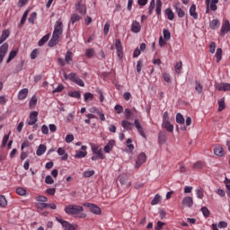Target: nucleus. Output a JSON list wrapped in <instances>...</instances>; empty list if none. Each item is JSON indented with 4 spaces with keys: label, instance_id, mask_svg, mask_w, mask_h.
Wrapping results in <instances>:
<instances>
[{
    "label": "nucleus",
    "instance_id": "cd10ccee",
    "mask_svg": "<svg viewBox=\"0 0 230 230\" xmlns=\"http://www.w3.org/2000/svg\"><path fill=\"white\" fill-rule=\"evenodd\" d=\"M46 150H47L46 145L40 144L36 151V155L38 156L43 155Z\"/></svg>",
    "mask_w": 230,
    "mask_h": 230
},
{
    "label": "nucleus",
    "instance_id": "a19ab883",
    "mask_svg": "<svg viewBox=\"0 0 230 230\" xmlns=\"http://www.w3.org/2000/svg\"><path fill=\"white\" fill-rule=\"evenodd\" d=\"M163 33L164 40H170V39L172 38V33L170 32V31L168 29H164L163 31Z\"/></svg>",
    "mask_w": 230,
    "mask_h": 230
},
{
    "label": "nucleus",
    "instance_id": "423d86ee",
    "mask_svg": "<svg viewBox=\"0 0 230 230\" xmlns=\"http://www.w3.org/2000/svg\"><path fill=\"white\" fill-rule=\"evenodd\" d=\"M115 48L117 49V56L119 58H123V46L121 45V40L119 39L115 40Z\"/></svg>",
    "mask_w": 230,
    "mask_h": 230
},
{
    "label": "nucleus",
    "instance_id": "13d9d810",
    "mask_svg": "<svg viewBox=\"0 0 230 230\" xmlns=\"http://www.w3.org/2000/svg\"><path fill=\"white\" fill-rule=\"evenodd\" d=\"M163 78H164V82H167V84H170V82H172V78L170 77V74H168V73H164Z\"/></svg>",
    "mask_w": 230,
    "mask_h": 230
},
{
    "label": "nucleus",
    "instance_id": "ddd939ff",
    "mask_svg": "<svg viewBox=\"0 0 230 230\" xmlns=\"http://www.w3.org/2000/svg\"><path fill=\"white\" fill-rule=\"evenodd\" d=\"M181 204L183 208H191V206H193V198L191 197L183 198Z\"/></svg>",
    "mask_w": 230,
    "mask_h": 230
},
{
    "label": "nucleus",
    "instance_id": "f704fd0d",
    "mask_svg": "<svg viewBox=\"0 0 230 230\" xmlns=\"http://www.w3.org/2000/svg\"><path fill=\"white\" fill-rule=\"evenodd\" d=\"M226 109V100L224 98L218 101V112H222Z\"/></svg>",
    "mask_w": 230,
    "mask_h": 230
},
{
    "label": "nucleus",
    "instance_id": "a211bd4d",
    "mask_svg": "<svg viewBox=\"0 0 230 230\" xmlns=\"http://www.w3.org/2000/svg\"><path fill=\"white\" fill-rule=\"evenodd\" d=\"M190 15L195 20L199 19V13H197V5H195V4H193L190 8Z\"/></svg>",
    "mask_w": 230,
    "mask_h": 230
},
{
    "label": "nucleus",
    "instance_id": "f03ea898",
    "mask_svg": "<svg viewBox=\"0 0 230 230\" xmlns=\"http://www.w3.org/2000/svg\"><path fill=\"white\" fill-rule=\"evenodd\" d=\"M84 206L85 208H89L91 213H93V215H102V208L97 205L93 203H84Z\"/></svg>",
    "mask_w": 230,
    "mask_h": 230
},
{
    "label": "nucleus",
    "instance_id": "ea45409f",
    "mask_svg": "<svg viewBox=\"0 0 230 230\" xmlns=\"http://www.w3.org/2000/svg\"><path fill=\"white\" fill-rule=\"evenodd\" d=\"M80 19H82L80 17V15H78L77 13H73L71 15L70 21H71L72 24H75V22H78V21H80Z\"/></svg>",
    "mask_w": 230,
    "mask_h": 230
},
{
    "label": "nucleus",
    "instance_id": "bf43d9fd",
    "mask_svg": "<svg viewBox=\"0 0 230 230\" xmlns=\"http://www.w3.org/2000/svg\"><path fill=\"white\" fill-rule=\"evenodd\" d=\"M8 139H10V134L4 135L3 141H2V146H6V143H8Z\"/></svg>",
    "mask_w": 230,
    "mask_h": 230
},
{
    "label": "nucleus",
    "instance_id": "6e6552de",
    "mask_svg": "<svg viewBox=\"0 0 230 230\" xmlns=\"http://www.w3.org/2000/svg\"><path fill=\"white\" fill-rule=\"evenodd\" d=\"M173 8H174L175 13H177L178 17H180V19H182V17H184V15H186V13L184 12V10H182V8H181V2H177L173 5Z\"/></svg>",
    "mask_w": 230,
    "mask_h": 230
},
{
    "label": "nucleus",
    "instance_id": "2eb2a0df",
    "mask_svg": "<svg viewBox=\"0 0 230 230\" xmlns=\"http://www.w3.org/2000/svg\"><path fill=\"white\" fill-rule=\"evenodd\" d=\"M58 39H60V36L57 34H52V37L49 41V48H53L54 46H57V44L58 43Z\"/></svg>",
    "mask_w": 230,
    "mask_h": 230
},
{
    "label": "nucleus",
    "instance_id": "79ce46f5",
    "mask_svg": "<svg viewBox=\"0 0 230 230\" xmlns=\"http://www.w3.org/2000/svg\"><path fill=\"white\" fill-rule=\"evenodd\" d=\"M84 98V102H92L94 99V95L92 93H85Z\"/></svg>",
    "mask_w": 230,
    "mask_h": 230
},
{
    "label": "nucleus",
    "instance_id": "864d4df0",
    "mask_svg": "<svg viewBox=\"0 0 230 230\" xmlns=\"http://www.w3.org/2000/svg\"><path fill=\"white\" fill-rule=\"evenodd\" d=\"M85 55L87 58H93V57H94V49H87Z\"/></svg>",
    "mask_w": 230,
    "mask_h": 230
},
{
    "label": "nucleus",
    "instance_id": "4c0bfd02",
    "mask_svg": "<svg viewBox=\"0 0 230 230\" xmlns=\"http://www.w3.org/2000/svg\"><path fill=\"white\" fill-rule=\"evenodd\" d=\"M35 19H37V13L33 12L30 14V17L28 18L30 24H35Z\"/></svg>",
    "mask_w": 230,
    "mask_h": 230
},
{
    "label": "nucleus",
    "instance_id": "a878e982",
    "mask_svg": "<svg viewBox=\"0 0 230 230\" xmlns=\"http://www.w3.org/2000/svg\"><path fill=\"white\" fill-rule=\"evenodd\" d=\"M8 37H10V30H4L0 37V44H3V42L8 39Z\"/></svg>",
    "mask_w": 230,
    "mask_h": 230
},
{
    "label": "nucleus",
    "instance_id": "a18cd8bd",
    "mask_svg": "<svg viewBox=\"0 0 230 230\" xmlns=\"http://www.w3.org/2000/svg\"><path fill=\"white\" fill-rule=\"evenodd\" d=\"M163 6V2L161 0L156 1V7H155V12L157 15L161 13V7Z\"/></svg>",
    "mask_w": 230,
    "mask_h": 230
},
{
    "label": "nucleus",
    "instance_id": "49530a36",
    "mask_svg": "<svg viewBox=\"0 0 230 230\" xmlns=\"http://www.w3.org/2000/svg\"><path fill=\"white\" fill-rule=\"evenodd\" d=\"M160 201H161V196H160L159 194H156V195L155 196V198L152 199L151 205H152V206H155V205H157V203L160 202Z\"/></svg>",
    "mask_w": 230,
    "mask_h": 230
},
{
    "label": "nucleus",
    "instance_id": "5fc2aeb1",
    "mask_svg": "<svg viewBox=\"0 0 230 230\" xmlns=\"http://www.w3.org/2000/svg\"><path fill=\"white\" fill-rule=\"evenodd\" d=\"M154 8H155V0H152L150 2V5L148 8V13L151 15L152 12H154Z\"/></svg>",
    "mask_w": 230,
    "mask_h": 230
},
{
    "label": "nucleus",
    "instance_id": "c85d7f7f",
    "mask_svg": "<svg viewBox=\"0 0 230 230\" xmlns=\"http://www.w3.org/2000/svg\"><path fill=\"white\" fill-rule=\"evenodd\" d=\"M58 155H63L61 157L62 161H67V158L69 157V155L67 154H66V150L64 148L59 147L58 149Z\"/></svg>",
    "mask_w": 230,
    "mask_h": 230
},
{
    "label": "nucleus",
    "instance_id": "1a4fd4ad",
    "mask_svg": "<svg viewBox=\"0 0 230 230\" xmlns=\"http://www.w3.org/2000/svg\"><path fill=\"white\" fill-rule=\"evenodd\" d=\"M146 161V154L140 153L136 161V168H140L143 163Z\"/></svg>",
    "mask_w": 230,
    "mask_h": 230
},
{
    "label": "nucleus",
    "instance_id": "9d476101",
    "mask_svg": "<svg viewBox=\"0 0 230 230\" xmlns=\"http://www.w3.org/2000/svg\"><path fill=\"white\" fill-rule=\"evenodd\" d=\"M82 151H76V154L75 155V159H82L87 155V146H81Z\"/></svg>",
    "mask_w": 230,
    "mask_h": 230
},
{
    "label": "nucleus",
    "instance_id": "6ab92c4d",
    "mask_svg": "<svg viewBox=\"0 0 230 230\" xmlns=\"http://www.w3.org/2000/svg\"><path fill=\"white\" fill-rule=\"evenodd\" d=\"M114 145H116V141L114 140H110L108 142V144L104 146V152L106 154H110L111 153V150H112Z\"/></svg>",
    "mask_w": 230,
    "mask_h": 230
},
{
    "label": "nucleus",
    "instance_id": "3c124183",
    "mask_svg": "<svg viewBox=\"0 0 230 230\" xmlns=\"http://www.w3.org/2000/svg\"><path fill=\"white\" fill-rule=\"evenodd\" d=\"M201 212L206 218H208V217L210 215L209 209H208L206 207L201 208Z\"/></svg>",
    "mask_w": 230,
    "mask_h": 230
},
{
    "label": "nucleus",
    "instance_id": "e433bc0d",
    "mask_svg": "<svg viewBox=\"0 0 230 230\" xmlns=\"http://www.w3.org/2000/svg\"><path fill=\"white\" fill-rule=\"evenodd\" d=\"M184 117L181 113L176 114V123H179L180 125H184Z\"/></svg>",
    "mask_w": 230,
    "mask_h": 230
},
{
    "label": "nucleus",
    "instance_id": "dca6fc26",
    "mask_svg": "<svg viewBox=\"0 0 230 230\" xmlns=\"http://www.w3.org/2000/svg\"><path fill=\"white\" fill-rule=\"evenodd\" d=\"M131 31L133 33H139L141 31V24H139V22H133L131 25Z\"/></svg>",
    "mask_w": 230,
    "mask_h": 230
},
{
    "label": "nucleus",
    "instance_id": "473e14b6",
    "mask_svg": "<svg viewBox=\"0 0 230 230\" xmlns=\"http://www.w3.org/2000/svg\"><path fill=\"white\" fill-rule=\"evenodd\" d=\"M17 53H19L18 50H12L9 54L7 60H6V63L10 64V62H12V60H13V58H15V57H17Z\"/></svg>",
    "mask_w": 230,
    "mask_h": 230
},
{
    "label": "nucleus",
    "instance_id": "58836bf2",
    "mask_svg": "<svg viewBox=\"0 0 230 230\" xmlns=\"http://www.w3.org/2000/svg\"><path fill=\"white\" fill-rule=\"evenodd\" d=\"M49 40V34H46L45 36L42 37V39L40 40L38 42L39 46H44V44Z\"/></svg>",
    "mask_w": 230,
    "mask_h": 230
},
{
    "label": "nucleus",
    "instance_id": "4468645a",
    "mask_svg": "<svg viewBox=\"0 0 230 230\" xmlns=\"http://www.w3.org/2000/svg\"><path fill=\"white\" fill-rule=\"evenodd\" d=\"M135 127L137 130V132L140 134V136H142V137H146V134H145V131L143 130V127L141 126V124L139 123L138 119H135Z\"/></svg>",
    "mask_w": 230,
    "mask_h": 230
},
{
    "label": "nucleus",
    "instance_id": "774afa93",
    "mask_svg": "<svg viewBox=\"0 0 230 230\" xmlns=\"http://www.w3.org/2000/svg\"><path fill=\"white\" fill-rule=\"evenodd\" d=\"M115 111H117V114H121V112H123V106L119 104L115 105Z\"/></svg>",
    "mask_w": 230,
    "mask_h": 230
},
{
    "label": "nucleus",
    "instance_id": "72a5a7b5",
    "mask_svg": "<svg viewBox=\"0 0 230 230\" xmlns=\"http://www.w3.org/2000/svg\"><path fill=\"white\" fill-rule=\"evenodd\" d=\"M68 96H70L71 98H76L77 100H80L82 98V94L78 91L69 92Z\"/></svg>",
    "mask_w": 230,
    "mask_h": 230
},
{
    "label": "nucleus",
    "instance_id": "5701e85b",
    "mask_svg": "<svg viewBox=\"0 0 230 230\" xmlns=\"http://www.w3.org/2000/svg\"><path fill=\"white\" fill-rule=\"evenodd\" d=\"M119 179L122 186H126V188H130V181H128L127 176H119Z\"/></svg>",
    "mask_w": 230,
    "mask_h": 230
},
{
    "label": "nucleus",
    "instance_id": "f3484780",
    "mask_svg": "<svg viewBox=\"0 0 230 230\" xmlns=\"http://www.w3.org/2000/svg\"><path fill=\"white\" fill-rule=\"evenodd\" d=\"M217 91H230V84L229 83H222L221 84H217L216 86Z\"/></svg>",
    "mask_w": 230,
    "mask_h": 230
},
{
    "label": "nucleus",
    "instance_id": "7c9ffc66",
    "mask_svg": "<svg viewBox=\"0 0 230 230\" xmlns=\"http://www.w3.org/2000/svg\"><path fill=\"white\" fill-rule=\"evenodd\" d=\"M37 107V97L33 95L29 102V109L33 110Z\"/></svg>",
    "mask_w": 230,
    "mask_h": 230
},
{
    "label": "nucleus",
    "instance_id": "6e6d98bb",
    "mask_svg": "<svg viewBox=\"0 0 230 230\" xmlns=\"http://www.w3.org/2000/svg\"><path fill=\"white\" fill-rule=\"evenodd\" d=\"M74 84H76L77 85H79V87H85L84 80L80 79L79 77H77L76 80L74 81Z\"/></svg>",
    "mask_w": 230,
    "mask_h": 230
},
{
    "label": "nucleus",
    "instance_id": "f257e3e1",
    "mask_svg": "<svg viewBox=\"0 0 230 230\" xmlns=\"http://www.w3.org/2000/svg\"><path fill=\"white\" fill-rule=\"evenodd\" d=\"M65 213L74 217L76 215L78 218H86L87 214L84 213V207L75 204H70L65 207Z\"/></svg>",
    "mask_w": 230,
    "mask_h": 230
},
{
    "label": "nucleus",
    "instance_id": "8fccbe9b",
    "mask_svg": "<svg viewBox=\"0 0 230 230\" xmlns=\"http://www.w3.org/2000/svg\"><path fill=\"white\" fill-rule=\"evenodd\" d=\"M93 175H94V171H85L83 173V177H84L85 179H89V177H93Z\"/></svg>",
    "mask_w": 230,
    "mask_h": 230
},
{
    "label": "nucleus",
    "instance_id": "2f4dec72",
    "mask_svg": "<svg viewBox=\"0 0 230 230\" xmlns=\"http://www.w3.org/2000/svg\"><path fill=\"white\" fill-rule=\"evenodd\" d=\"M133 125L134 124H132L130 121H128V120L121 121V126L123 127V128H125V130L132 129Z\"/></svg>",
    "mask_w": 230,
    "mask_h": 230
},
{
    "label": "nucleus",
    "instance_id": "412c9836",
    "mask_svg": "<svg viewBox=\"0 0 230 230\" xmlns=\"http://www.w3.org/2000/svg\"><path fill=\"white\" fill-rule=\"evenodd\" d=\"M209 27L211 30H218L220 28V21L218 19L212 20Z\"/></svg>",
    "mask_w": 230,
    "mask_h": 230
},
{
    "label": "nucleus",
    "instance_id": "20e7f679",
    "mask_svg": "<svg viewBox=\"0 0 230 230\" xmlns=\"http://www.w3.org/2000/svg\"><path fill=\"white\" fill-rule=\"evenodd\" d=\"M75 11L78 12V13H81V15H85V13H87V7L85 4H82V0H78L75 4Z\"/></svg>",
    "mask_w": 230,
    "mask_h": 230
},
{
    "label": "nucleus",
    "instance_id": "603ef678",
    "mask_svg": "<svg viewBox=\"0 0 230 230\" xmlns=\"http://www.w3.org/2000/svg\"><path fill=\"white\" fill-rule=\"evenodd\" d=\"M182 68V62L180 61L175 65V71L177 75H181V69Z\"/></svg>",
    "mask_w": 230,
    "mask_h": 230
},
{
    "label": "nucleus",
    "instance_id": "c756f323",
    "mask_svg": "<svg viewBox=\"0 0 230 230\" xmlns=\"http://www.w3.org/2000/svg\"><path fill=\"white\" fill-rule=\"evenodd\" d=\"M165 15H167L169 21H173V19H175V13L170 8L165 9Z\"/></svg>",
    "mask_w": 230,
    "mask_h": 230
},
{
    "label": "nucleus",
    "instance_id": "4d7b16f0",
    "mask_svg": "<svg viewBox=\"0 0 230 230\" xmlns=\"http://www.w3.org/2000/svg\"><path fill=\"white\" fill-rule=\"evenodd\" d=\"M16 193L17 195H21L22 197L26 193V190H24L22 187H19L16 189Z\"/></svg>",
    "mask_w": 230,
    "mask_h": 230
},
{
    "label": "nucleus",
    "instance_id": "39448f33",
    "mask_svg": "<svg viewBox=\"0 0 230 230\" xmlns=\"http://www.w3.org/2000/svg\"><path fill=\"white\" fill-rule=\"evenodd\" d=\"M63 31H64V27H63V24H62V21L58 20L56 22L53 34L58 35V37H60V35H62Z\"/></svg>",
    "mask_w": 230,
    "mask_h": 230
},
{
    "label": "nucleus",
    "instance_id": "b1692460",
    "mask_svg": "<svg viewBox=\"0 0 230 230\" xmlns=\"http://www.w3.org/2000/svg\"><path fill=\"white\" fill-rule=\"evenodd\" d=\"M158 141L160 145H164V143H166V133L164 131H160L158 133Z\"/></svg>",
    "mask_w": 230,
    "mask_h": 230
},
{
    "label": "nucleus",
    "instance_id": "7ed1b4c3",
    "mask_svg": "<svg viewBox=\"0 0 230 230\" xmlns=\"http://www.w3.org/2000/svg\"><path fill=\"white\" fill-rule=\"evenodd\" d=\"M91 148L94 155H98L100 159H105V155L103 153H102V147H100L98 145L92 144Z\"/></svg>",
    "mask_w": 230,
    "mask_h": 230
},
{
    "label": "nucleus",
    "instance_id": "e2e57ef3",
    "mask_svg": "<svg viewBox=\"0 0 230 230\" xmlns=\"http://www.w3.org/2000/svg\"><path fill=\"white\" fill-rule=\"evenodd\" d=\"M109 30H111V23L106 22L104 24V29H103L104 35H109Z\"/></svg>",
    "mask_w": 230,
    "mask_h": 230
},
{
    "label": "nucleus",
    "instance_id": "9b49d317",
    "mask_svg": "<svg viewBox=\"0 0 230 230\" xmlns=\"http://www.w3.org/2000/svg\"><path fill=\"white\" fill-rule=\"evenodd\" d=\"M228 31H230L229 20H226L221 27V36L224 37Z\"/></svg>",
    "mask_w": 230,
    "mask_h": 230
},
{
    "label": "nucleus",
    "instance_id": "37998d69",
    "mask_svg": "<svg viewBox=\"0 0 230 230\" xmlns=\"http://www.w3.org/2000/svg\"><path fill=\"white\" fill-rule=\"evenodd\" d=\"M216 58H217V63L220 62L222 60V49L218 48L216 52Z\"/></svg>",
    "mask_w": 230,
    "mask_h": 230
},
{
    "label": "nucleus",
    "instance_id": "0eeeda50",
    "mask_svg": "<svg viewBox=\"0 0 230 230\" xmlns=\"http://www.w3.org/2000/svg\"><path fill=\"white\" fill-rule=\"evenodd\" d=\"M6 53H8V43L5 42L0 47V64L4 60Z\"/></svg>",
    "mask_w": 230,
    "mask_h": 230
},
{
    "label": "nucleus",
    "instance_id": "c9c22d12",
    "mask_svg": "<svg viewBox=\"0 0 230 230\" xmlns=\"http://www.w3.org/2000/svg\"><path fill=\"white\" fill-rule=\"evenodd\" d=\"M6 206H8L6 197H4V195H0V208H6Z\"/></svg>",
    "mask_w": 230,
    "mask_h": 230
},
{
    "label": "nucleus",
    "instance_id": "69168bd1",
    "mask_svg": "<svg viewBox=\"0 0 230 230\" xmlns=\"http://www.w3.org/2000/svg\"><path fill=\"white\" fill-rule=\"evenodd\" d=\"M215 49H217V43L212 41L209 45V52L215 53Z\"/></svg>",
    "mask_w": 230,
    "mask_h": 230
},
{
    "label": "nucleus",
    "instance_id": "0e129e2a",
    "mask_svg": "<svg viewBox=\"0 0 230 230\" xmlns=\"http://www.w3.org/2000/svg\"><path fill=\"white\" fill-rule=\"evenodd\" d=\"M37 55H39V50L37 49H35L31 53V58L32 60H35V58H37Z\"/></svg>",
    "mask_w": 230,
    "mask_h": 230
},
{
    "label": "nucleus",
    "instance_id": "aec40b11",
    "mask_svg": "<svg viewBox=\"0 0 230 230\" xmlns=\"http://www.w3.org/2000/svg\"><path fill=\"white\" fill-rule=\"evenodd\" d=\"M28 97V88L22 89L18 93V100H25Z\"/></svg>",
    "mask_w": 230,
    "mask_h": 230
},
{
    "label": "nucleus",
    "instance_id": "09e8293b",
    "mask_svg": "<svg viewBox=\"0 0 230 230\" xmlns=\"http://www.w3.org/2000/svg\"><path fill=\"white\" fill-rule=\"evenodd\" d=\"M192 168L194 170H202V168H204V164L202 162H197L193 164Z\"/></svg>",
    "mask_w": 230,
    "mask_h": 230
},
{
    "label": "nucleus",
    "instance_id": "052dcab7",
    "mask_svg": "<svg viewBox=\"0 0 230 230\" xmlns=\"http://www.w3.org/2000/svg\"><path fill=\"white\" fill-rule=\"evenodd\" d=\"M46 184H53L55 182V180L51 177V175H48L45 178Z\"/></svg>",
    "mask_w": 230,
    "mask_h": 230
},
{
    "label": "nucleus",
    "instance_id": "338daca9",
    "mask_svg": "<svg viewBox=\"0 0 230 230\" xmlns=\"http://www.w3.org/2000/svg\"><path fill=\"white\" fill-rule=\"evenodd\" d=\"M62 91H64V86L59 84L56 89L52 91V93L55 94V93H62Z\"/></svg>",
    "mask_w": 230,
    "mask_h": 230
},
{
    "label": "nucleus",
    "instance_id": "c03bdc74",
    "mask_svg": "<svg viewBox=\"0 0 230 230\" xmlns=\"http://www.w3.org/2000/svg\"><path fill=\"white\" fill-rule=\"evenodd\" d=\"M202 89H203V87H202V84H200V82L196 81L195 82V90L197 91V93L199 94H200L202 93Z\"/></svg>",
    "mask_w": 230,
    "mask_h": 230
},
{
    "label": "nucleus",
    "instance_id": "de8ad7c7",
    "mask_svg": "<svg viewBox=\"0 0 230 230\" xmlns=\"http://www.w3.org/2000/svg\"><path fill=\"white\" fill-rule=\"evenodd\" d=\"M73 53L71 51H67L66 56H65V60L66 62V64H69V62H71V60H73Z\"/></svg>",
    "mask_w": 230,
    "mask_h": 230
},
{
    "label": "nucleus",
    "instance_id": "bb28decb",
    "mask_svg": "<svg viewBox=\"0 0 230 230\" xmlns=\"http://www.w3.org/2000/svg\"><path fill=\"white\" fill-rule=\"evenodd\" d=\"M65 80H70V82H74L78 78V75L75 73H70L68 75L67 74H64Z\"/></svg>",
    "mask_w": 230,
    "mask_h": 230
},
{
    "label": "nucleus",
    "instance_id": "f8f14e48",
    "mask_svg": "<svg viewBox=\"0 0 230 230\" xmlns=\"http://www.w3.org/2000/svg\"><path fill=\"white\" fill-rule=\"evenodd\" d=\"M39 117V112L31 111L30 113V120L28 121V125H35L37 123V118Z\"/></svg>",
    "mask_w": 230,
    "mask_h": 230
},
{
    "label": "nucleus",
    "instance_id": "4be33fe9",
    "mask_svg": "<svg viewBox=\"0 0 230 230\" xmlns=\"http://www.w3.org/2000/svg\"><path fill=\"white\" fill-rule=\"evenodd\" d=\"M162 127L165 128L167 132H173V125L170 123V120L164 121Z\"/></svg>",
    "mask_w": 230,
    "mask_h": 230
},
{
    "label": "nucleus",
    "instance_id": "680f3d73",
    "mask_svg": "<svg viewBox=\"0 0 230 230\" xmlns=\"http://www.w3.org/2000/svg\"><path fill=\"white\" fill-rule=\"evenodd\" d=\"M127 145L128 148L130 150V152H132V150H134V145H132V138L127 139Z\"/></svg>",
    "mask_w": 230,
    "mask_h": 230
},
{
    "label": "nucleus",
    "instance_id": "393cba45",
    "mask_svg": "<svg viewBox=\"0 0 230 230\" xmlns=\"http://www.w3.org/2000/svg\"><path fill=\"white\" fill-rule=\"evenodd\" d=\"M214 154L218 157H224L226 152L224 151V148L222 146H218L214 149Z\"/></svg>",
    "mask_w": 230,
    "mask_h": 230
}]
</instances>
